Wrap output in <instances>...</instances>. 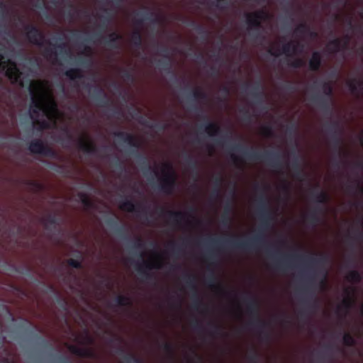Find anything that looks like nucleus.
Masks as SVG:
<instances>
[{"mask_svg":"<svg viewBox=\"0 0 363 363\" xmlns=\"http://www.w3.org/2000/svg\"><path fill=\"white\" fill-rule=\"evenodd\" d=\"M257 213L260 224L252 237L246 240L211 238L208 240V244L217 250L225 248L253 250L263 247L266 243L265 233L272 228L277 215L276 211L270 208L269 199L264 193L257 199Z\"/></svg>","mask_w":363,"mask_h":363,"instance_id":"1","label":"nucleus"},{"mask_svg":"<svg viewBox=\"0 0 363 363\" xmlns=\"http://www.w3.org/2000/svg\"><path fill=\"white\" fill-rule=\"evenodd\" d=\"M30 91L33 104L30 113L35 128H48L61 119L62 115L57 108L51 84L48 81H33Z\"/></svg>","mask_w":363,"mask_h":363,"instance_id":"2","label":"nucleus"},{"mask_svg":"<svg viewBox=\"0 0 363 363\" xmlns=\"http://www.w3.org/2000/svg\"><path fill=\"white\" fill-rule=\"evenodd\" d=\"M267 251L274 259L276 267L281 270L293 268V263L295 261L304 262L309 267H323L329 262V257L326 254H320L319 257H308L299 254L283 255L280 257H277L275 254L270 252L269 247L267 248Z\"/></svg>","mask_w":363,"mask_h":363,"instance_id":"3","label":"nucleus"},{"mask_svg":"<svg viewBox=\"0 0 363 363\" xmlns=\"http://www.w3.org/2000/svg\"><path fill=\"white\" fill-rule=\"evenodd\" d=\"M244 301L247 305V313L252 318L247 325L251 328L257 329L262 339L266 342H269L271 340V333L265 331L269 327V323L259 316L257 300L255 297L247 295L245 297Z\"/></svg>","mask_w":363,"mask_h":363,"instance_id":"4","label":"nucleus"},{"mask_svg":"<svg viewBox=\"0 0 363 363\" xmlns=\"http://www.w3.org/2000/svg\"><path fill=\"white\" fill-rule=\"evenodd\" d=\"M155 176L158 179L157 189L161 192L171 195L174 193L177 186V175L172 167H166L162 169V176L157 171H155Z\"/></svg>","mask_w":363,"mask_h":363,"instance_id":"5","label":"nucleus"},{"mask_svg":"<svg viewBox=\"0 0 363 363\" xmlns=\"http://www.w3.org/2000/svg\"><path fill=\"white\" fill-rule=\"evenodd\" d=\"M156 212L160 216H168L169 219L177 227H180L182 223L186 222L187 220V218L189 216L187 213L167 211L162 206H157L156 208Z\"/></svg>","mask_w":363,"mask_h":363,"instance_id":"6","label":"nucleus"},{"mask_svg":"<svg viewBox=\"0 0 363 363\" xmlns=\"http://www.w3.org/2000/svg\"><path fill=\"white\" fill-rule=\"evenodd\" d=\"M184 279L186 281V284L189 287V289L193 291V307L198 310L200 306H203L205 310H207L208 308L206 305H204L202 302V301L200 299L199 294H198V290L196 286V277L194 274H187L184 276Z\"/></svg>","mask_w":363,"mask_h":363,"instance_id":"7","label":"nucleus"},{"mask_svg":"<svg viewBox=\"0 0 363 363\" xmlns=\"http://www.w3.org/2000/svg\"><path fill=\"white\" fill-rule=\"evenodd\" d=\"M5 72L6 75L12 83L18 82L19 73L16 65L10 62V60H6L3 56H0V72Z\"/></svg>","mask_w":363,"mask_h":363,"instance_id":"8","label":"nucleus"},{"mask_svg":"<svg viewBox=\"0 0 363 363\" xmlns=\"http://www.w3.org/2000/svg\"><path fill=\"white\" fill-rule=\"evenodd\" d=\"M120 208L123 211L136 213L138 214L147 216L148 208L141 203H135L131 199L125 198L120 202Z\"/></svg>","mask_w":363,"mask_h":363,"instance_id":"9","label":"nucleus"},{"mask_svg":"<svg viewBox=\"0 0 363 363\" xmlns=\"http://www.w3.org/2000/svg\"><path fill=\"white\" fill-rule=\"evenodd\" d=\"M161 267V264H152L145 261H144L142 264L137 263L135 264L136 271L145 281L153 280L155 277L153 274L150 272V270L154 268L160 269Z\"/></svg>","mask_w":363,"mask_h":363,"instance_id":"10","label":"nucleus"},{"mask_svg":"<svg viewBox=\"0 0 363 363\" xmlns=\"http://www.w3.org/2000/svg\"><path fill=\"white\" fill-rule=\"evenodd\" d=\"M307 296L303 301V304L306 306L307 310L311 312L316 311L320 308L319 299L316 297L313 291H310L308 288L303 289Z\"/></svg>","mask_w":363,"mask_h":363,"instance_id":"11","label":"nucleus"},{"mask_svg":"<svg viewBox=\"0 0 363 363\" xmlns=\"http://www.w3.org/2000/svg\"><path fill=\"white\" fill-rule=\"evenodd\" d=\"M325 213V208L320 205L315 206L313 209L306 216L305 219L312 225L316 226L321 221V215Z\"/></svg>","mask_w":363,"mask_h":363,"instance_id":"12","label":"nucleus"},{"mask_svg":"<svg viewBox=\"0 0 363 363\" xmlns=\"http://www.w3.org/2000/svg\"><path fill=\"white\" fill-rule=\"evenodd\" d=\"M283 44V40H279L277 42L273 43L269 49V52L272 55L278 56L280 54L284 52L287 55H291L296 52L295 45L294 44H289L287 48H281V45Z\"/></svg>","mask_w":363,"mask_h":363,"instance_id":"13","label":"nucleus"},{"mask_svg":"<svg viewBox=\"0 0 363 363\" xmlns=\"http://www.w3.org/2000/svg\"><path fill=\"white\" fill-rule=\"evenodd\" d=\"M206 284L211 289L215 290L218 294L223 295H228L230 293L227 292L223 287L218 283V278L213 270L206 278Z\"/></svg>","mask_w":363,"mask_h":363,"instance_id":"14","label":"nucleus"},{"mask_svg":"<svg viewBox=\"0 0 363 363\" xmlns=\"http://www.w3.org/2000/svg\"><path fill=\"white\" fill-rule=\"evenodd\" d=\"M311 196L315 202L318 204H326L330 200L327 192L319 190V186L316 185L311 191Z\"/></svg>","mask_w":363,"mask_h":363,"instance_id":"15","label":"nucleus"},{"mask_svg":"<svg viewBox=\"0 0 363 363\" xmlns=\"http://www.w3.org/2000/svg\"><path fill=\"white\" fill-rule=\"evenodd\" d=\"M67 348L71 353L81 357L91 358L94 355L92 350L86 348H81L74 345H68Z\"/></svg>","mask_w":363,"mask_h":363,"instance_id":"16","label":"nucleus"},{"mask_svg":"<svg viewBox=\"0 0 363 363\" xmlns=\"http://www.w3.org/2000/svg\"><path fill=\"white\" fill-rule=\"evenodd\" d=\"M269 17V14L266 12L262 11L259 13H251L247 16L248 23L252 26H257L260 24L266 18Z\"/></svg>","mask_w":363,"mask_h":363,"instance_id":"17","label":"nucleus"},{"mask_svg":"<svg viewBox=\"0 0 363 363\" xmlns=\"http://www.w3.org/2000/svg\"><path fill=\"white\" fill-rule=\"evenodd\" d=\"M346 294V297L343 299L342 303L340 306L337 307V311H341L342 309H344L345 312H348L349 310L351 309L352 306L354 303V299L353 298V291H351L349 289H345V291Z\"/></svg>","mask_w":363,"mask_h":363,"instance_id":"18","label":"nucleus"},{"mask_svg":"<svg viewBox=\"0 0 363 363\" xmlns=\"http://www.w3.org/2000/svg\"><path fill=\"white\" fill-rule=\"evenodd\" d=\"M45 229H50V227L56 228L61 222V219L56 213H49L42 220Z\"/></svg>","mask_w":363,"mask_h":363,"instance_id":"19","label":"nucleus"},{"mask_svg":"<svg viewBox=\"0 0 363 363\" xmlns=\"http://www.w3.org/2000/svg\"><path fill=\"white\" fill-rule=\"evenodd\" d=\"M79 145L80 147L84 151H93L94 150V145L90 140L87 133H82L79 139Z\"/></svg>","mask_w":363,"mask_h":363,"instance_id":"20","label":"nucleus"},{"mask_svg":"<svg viewBox=\"0 0 363 363\" xmlns=\"http://www.w3.org/2000/svg\"><path fill=\"white\" fill-rule=\"evenodd\" d=\"M106 224L114 228L116 233L119 235H123L125 233L126 229L123 225H119L117 219L114 217H109L106 221Z\"/></svg>","mask_w":363,"mask_h":363,"instance_id":"21","label":"nucleus"},{"mask_svg":"<svg viewBox=\"0 0 363 363\" xmlns=\"http://www.w3.org/2000/svg\"><path fill=\"white\" fill-rule=\"evenodd\" d=\"M119 354H124L123 359L126 363H143L141 358L132 353H125L122 347L118 349Z\"/></svg>","mask_w":363,"mask_h":363,"instance_id":"22","label":"nucleus"},{"mask_svg":"<svg viewBox=\"0 0 363 363\" xmlns=\"http://www.w3.org/2000/svg\"><path fill=\"white\" fill-rule=\"evenodd\" d=\"M208 326L211 328V335H218L221 337L226 336V333L223 332V328L221 325L214 322L210 321L208 323Z\"/></svg>","mask_w":363,"mask_h":363,"instance_id":"23","label":"nucleus"},{"mask_svg":"<svg viewBox=\"0 0 363 363\" xmlns=\"http://www.w3.org/2000/svg\"><path fill=\"white\" fill-rule=\"evenodd\" d=\"M29 149L33 153H43L46 150V147L40 140H35L31 142Z\"/></svg>","mask_w":363,"mask_h":363,"instance_id":"24","label":"nucleus"},{"mask_svg":"<svg viewBox=\"0 0 363 363\" xmlns=\"http://www.w3.org/2000/svg\"><path fill=\"white\" fill-rule=\"evenodd\" d=\"M89 194L84 192H79L77 194V197L79 198L80 202L84 206L86 209H90L94 207V202L91 201V199L88 196Z\"/></svg>","mask_w":363,"mask_h":363,"instance_id":"25","label":"nucleus"},{"mask_svg":"<svg viewBox=\"0 0 363 363\" xmlns=\"http://www.w3.org/2000/svg\"><path fill=\"white\" fill-rule=\"evenodd\" d=\"M27 35L30 42L37 44L41 43L43 40L42 34L35 28H32L28 31Z\"/></svg>","mask_w":363,"mask_h":363,"instance_id":"26","label":"nucleus"},{"mask_svg":"<svg viewBox=\"0 0 363 363\" xmlns=\"http://www.w3.org/2000/svg\"><path fill=\"white\" fill-rule=\"evenodd\" d=\"M113 301L114 306H130L132 305L130 298L123 295L117 296Z\"/></svg>","mask_w":363,"mask_h":363,"instance_id":"27","label":"nucleus"},{"mask_svg":"<svg viewBox=\"0 0 363 363\" xmlns=\"http://www.w3.org/2000/svg\"><path fill=\"white\" fill-rule=\"evenodd\" d=\"M346 279L350 282L358 284L362 281V276L359 271L353 269L349 272Z\"/></svg>","mask_w":363,"mask_h":363,"instance_id":"28","label":"nucleus"},{"mask_svg":"<svg viewBox=\"0 0 363 363\" xmlns=\"http://www.w3.org/2000/svg\"><path fill=\"white\" fill-rule=\"evenodd\" d=\"M77 258L78 259H69L67 261V264L74 269H80L82 268V254L80 252H77Z\"/></svg>","mask_w":363,"mask_h":363,"instance_id":"29","label":"nucleus"},{"mask_svg":"<svg viewBox=\"0 0 363 363\" xmlns=\"http://www.w3.org/2000/svg\"><path fill=\"white\" fill-rule=\"evenodd\" d=\"M26 184L32 189L35 192H39L44 189V185L40 182L35 180H27Z\"/></svg>","mask_w":363,"mask_h":363,"instance_id":"30","label":"nucleus"},{"mask_svg":"<svg viewBox=\"0 0 363 363\" xmlns=\"http://www.w3.org/2000/svg\"><path fill=\"white\" fill-rule=\"evenodd\" d=\"M343 343L346 346H354L356 345V340L349 333H345L342 336Z\"/></svg>","mask_w":363,"mask_h":363,"instance_id":"31","label":"nucleus"},{"mask_svg":"<svg viewBox=\"0 0 363 363\" xmlns=\"http://www.w3.org/2000/svg\"><path fill=\"white\" fill-rule=\"evenodd\" d=\"M163 350L169 355L171 359H173L174 357V347L172 344L169 342H164L162 345Z\"/></svg>","mask_w":363,"mask_h":363,"instance_id":"32","label":"nucleus"},{"mask_svg":"<svg viewBox=\"0 0 363 363\" xmlns=\"http://www.w3.org/2000/svg\"><path fill=\"white\" fill-rule=\"evenodd\" d=\"M320 55L318 54H314L310 61L311 68L313 69H316L320 65Z\"/></svg>","mask_w":363,"mask_h":363,"instance_id":"33","label":"nucleus"},{"mask_svg":"<svg viewBox=\"0 0 363 363\" xmlns=\"http://www.w3.org/2000/svg\"><path fill=\"white\" fill-rule=\"evenodd\" d=\"M35 337L39 340V345L40 346H42L44 348H46V349H51V350L52 349V346L48 340H47L46 339H45L44 337H43L41 336H39L37 334H35Z\"/></svg>","mask_w":363,"mask_h":363,"instance_id":"34","label":"nucleus"},{"mask_svg":"<svg viewBox=\"0 0 363 363\" xmlns=\"http://www.w3.org/2000/svg\"><path fill=\"white\" fill-rule=\"evenodd\" d=\"M168 247L176 256H178L182 252L181 247L178 245L175 242H171L169 243Z\"/></svg>","mask_w":363,"mask_h":363,"instance_id":"35","label":"nucleus"},{"mask_svg":"<svg viewBox=\"0 0 363 363\" xmlns=\"http://www.w3.org/2000/svg\"><path fill=\"white\" fill-rule=\"evenodd\" d=\"M318 274L320 275L321 276V280H320V285L322 288L325 287V285H326V280H327V277H328V272L325 269H320L318 272Z\"/></svg>","mask_w":363,"mask_h":363,"instance_id":"36","label":"nucleus"},{"mask_svg":"<svg viewBox=\"0 0 363 363\" xmlns=\"http://www.w3.org/2000/svg\"><path fill=\"white\" fill-rule=\"evenodd\" d=\"M221 223L226 227H230L232 218L230 216L228 215V213H223L221 216Z\"/></svg>","mask_w":363,"mask_h":363,"instance_id":"37","label":"nucleus"},{"mask_svg":"<svg viewBox=\"0 0 363 363\" xmlns=\"http://www.w3.org/2000/svg\"><path fill=\"white\" fill-rule=\"evenodd\" d=\"M250 363H259V354L256 350H253L252 354L248 356Z\"/></svg>","mask_w":363,"mask_h":363,"instance_id":"38","label":"nucleus"},{"mask_svg":"<svg viewBox=\"0 0 363 363\" xmlns=\"http://www.w3.org/2000/svg\"><path fill=\"white\" fill-rule=\"evenodd\" d=\"M67 76L72 79H74L81 77V72L77 69H72L67 72Z\"/></svg>","mask_w":363,"mask_h":363,"instance_id":"39","label":"nucleus"},{"mask_svg":"<svg viewBox=\"0 0 363 363\" xmlns=\"http://www.w3.org/2000/svg\"><path fill=\"white\" fill-rule=\"evenodd\" d=\"M132 247L135 249L143 250L145 247V244L140 238H138L133 242Z\"/></svg>","mask_w":363,"mask_h":363,"instance_id":"40","label":"nucleus"},{"mask_svg":"<svg viewBox=\"0 0 363 363\" xmlns=\"http://www.w3.org/2000/svg\"><path fill=\"white\" fill-rule=\"evenodd\" d=\"M218 130V127L216 124L213 123L210 124L208 126L206 127V131L208 135H214Z\"/></svg>","mask_w":363,"mask_h":363,"instance_id":"41","label":"nucleus"},{"mask_svg":"<svg viewBox=\"0 0 363 363\" xmlns=\"http://www.w3.org/2000/svg\"><path fill=\"white\" fill-rule=\"evenodd\" d=\"M220 196H221L220 188L214 187L211 192V198L219 199Z\"/></svg>","mask_w":363,"mask_h":363,"instance_id":"42","label":"nucleus"},{"mask_svg":"<svg viewBox=\"0 0 363 363\" xmlns=\"http://www.w3.org/2000/svg\"><path fill=\"white\" fill-rule=\"evenodd\" d=\"M223 182V178L220 175L214 177V187L220 188Z\"/></svg>","mask_w":363,"mask_h":363,"instance_id":"43","label":"nucleus"},{"mask_svg":"<svg viewBox=\"0 0 363 363\" xmlns=\"http://www.w3.org/2000/svg\"><path fill=\"white\" fill-rule=\"evenodd\" d=\"M294 175H295V177L297 179H298L299 181H304L306 178V174L303 173V172L302 170H300V169H298L297 171H296Z\"/></svg>","mask_w":363,"mask_h":363,"instance_id":"44","label":"nucleus"},{"mask_svg":"<svg viewBox=\"0 0 363 363\" xmlns=\"http://www.w3.org/2000/svg\"><path fill=\"white\" fill-rule=\"evenodd\" d=\"M192 326L193 328L199 331V332H201L203 331V325H201V323L198 320H194L193 322H192Z\"/></svg>","mask_w":363,"mask_h":363,"instance_id":"45","label":"nucleus"},{"mask_svg":"<svg viewBox=\"0 0 363 363\" xmlns=\"http://www.w3.org/2000/svg\"><path fill=\"white\" fill-rule=\"evenodd\" d=\"M233 210L231 201L228 200L224 206L223 213H228V215H230V213Z\"/></svg>","mask_w":363,"mask_h":363,"instance_id":"46","label":"nucleus"},{"mask_svg":"<svg viewBox=\"0 0 363 363\" xmlns=\"http://www.w3.org/2000/svg\"><path fill=\"white\" fill-rule=\"evenodd\" d=\"M231 162H243L246 163L247 162H262L263 160H230ZM267 162H272V163H279V162H284V160H267Z\"/></svg>","mask_w":363,"mask_h":363,"instance_id":"47","label":"nucleus"},{"mask_svg":"<svg viewBox=\"0 0 363 363\" xmlns=\"http://www.w3.org/2000/svg\"><path fill=\"white\" fill-rule=\"evenodd\" d=\"M206 257L209 261L216 260V256L215 253L213 252V249H211L210 250L208 251V252L206 254Z\"/></svg>","mask_w":363,"mask_h":363,"instance_id":"48","label":"nucleus"},{"mask_svg":"<svg viewBox=\"0 0 363 363\" xmlns=\"http://www.w3.org/2000/svg\"><path fill=\"white\" fill-rule=\"evenodd\" d=\"M57 359L61 363H72L67 357L62 354L58 355Z\"/></svg>","mask_w":363,"mask_h":363,"instance_id":"49","label":"nucleus"},{"mask_svg":"<svg viewBox=\"0 0 363 363\" xmlns=\"http://www.w3.org/2000/svg\"><path fill=\"white\" fill-rule=\"evenodd\" d=\"M355 259L354 256H350L347 259V265L349 267H354Z\"/></svg>","mask_w":363,"mask_h":363,"instance_id":"50","label":"nucleus"},{"mask_svg":"<svg viewBox=\"0 0 363 363\" xmlns=\"http://www.w3.org/2000/svg\"><path fill=\"white\" fill-rule=\"evenodd\" d=\"M356 233H356V235L354 237L355 240H362V238H363V233L362 231L359 230H357Z\"/></svg>","mask_w":363,"mask_h":363,"instance_id":"51","label":"nucleus"},{"mask_svg":"<svg viewBox=\"0 0 363 363\" xmlns=\"http://www.w3.org/2000/svg\"><path fill=\"white\" fill-rule=\"evenodd\" d=\"M255 188L256 190H259V189H262V190L263 191H265L268 189L266 185L260 186L259 184H256L255 186Z\"/></svg>","mask_w":363,"mask_h":363,"instance_id":"52","label":"nucleus"},{"mask_svg":"<svg viewBox=\"0 0 363 363\" xmlns=\"http://www.w3.org/2000/svg\"><path fill=\"white\" fill-rule=\"evenodd\" d=\"M282 189L286 193V194L288 196L289 194V186L286 183L283 184Z\"/></svg>","mask_w":363,"mask_h":363,"instance_id":"53","label":"nucleus"},{"mask_svg":"<svg viewBox=\"0 0 363 363\" xmlns=\"http://www.w3.org/2000/svg\"><path fill=\"white\" fill-rule=\"evenodd\" d=\"M59 303H62V306L66 310L67 309V301L65 299H62V298H60L59 299Z\"/></svg>","mask_w":363,"mask_h":363,"instance_id":"54","label":"nucleus"},{"mask_svg":"<svg viewBox=\"0 0 363 363\" xmlns=\"http://www.w3.org/2000/svg\"><path fill=\"white\" fill-rule=\"evenodd\" d=\"M270 133V130L269 129H264L262 131V134L264 136H268Z\"/></svg>","mask_w":363,"mask_h":363,"instance_id":"55","label":"nucleus"},{"mask_svg":"<svg viewBox=\"0 0 363 363\" xmlns=\"http://www.w3.org/2000/svg\"><path fill=\"white\" fill-rule=\"evenodd\" d=\"M325 348H326V350H327L328 351L331 352V351L333 350V345H327V346L325 347Z\"/></svg>","mask_w":363,"mask_h":363,"instance_id":"56","label":"nucleus"},{"mask_svg":"<svg viewBox=\"0 0 363 363\" xmlns=\"http://www.w3.org/2000/svg\"><path fill=\"white\" fill-rule=\"evenodd\" d=\"M179 268H180V265H172L170 269L172 270H175V269H178Z\"/></svg>","mask_w":363,"mask_h":363,"instance_id":"57","label":"nucleus"},{"mask_svg":"<svg viewBox=\"0 0 363 363\" xmlns=\"http://www.w3.org/2000/svg\"><path fill=\"white\" fill-rule=\"evenodd\" d=\"M3 363H14L13 362L10 361L8 358H4L2 361Z\"/></svg>","mask_w":363,"mask_h":363,"instance_id":"58","label":"nucleus"},{"mask_svg":"<svg viewBox=\"0 0 363 363\" xmlns=\"http://www.w3.org/2000/svg\"><path fill=\"white\" fill-rule=\"evenodd\" d=\"M360 142H361L362 145L363 146V131L361 133V135H360Z\"/></svg>","mask_w":363,"mask_h":363,"instance_id":"59","label":"nucleus"},{"mask_svg":"<svg viewBox=\"0 0 363 363\" xmlns=\"http://www.w3.org/2000/svg\"><path fill=\"white\" fill-rule=\"evenodd\" d=\"M190 211H191V213L195 212V208H194V207H191V208H190Z\"/></svg>","mask_w":363,"mask_h":363,"instance_id":"60","label":"nucleus"},{"mask_svg":"<svg viewBox=\"0 0 363 363\" xmlns=\"http://www.w3.org/2000/svg\"><path fill=\"white\" fill-rule=\"evenodd\" d=\"M116 340L121 343L122 342L123 340L121 337H117Z\"/></svg>","mask_w":363,"mask_h":363,"instance_id":"61","label":"nucleus"},{"mask_svg":"<svg viewBox=\"0 0 363 363\" xmlns=\"http://www.w3.org/2000/svg\"><path fill=\"white\" fill-rule=\"evenodd\" d=\"M348 189H350V190H353V189H354V186H353L350 185V186H348Z\"/></svg>","mask_w":363,"mask_h":363,"instance_id":"62","label":"nucleus"},{"mask_svg":"<svg viewBox=\"0 0 363 363\" xmlns=\"http://www.w3.org/2000/svg\"><path fill=\"white\" fill-rule=\"evenodd\" d=\"M357 186L360 189L361 191H363L362 187H361L359 184H357Z\"/></svg>","mask_w":363,"mask_h":363,"instance_id":"63","label":"nucleus"},{"mask_svg":"<svg viewBox=\"0 0 363 363\" xmlns=\"http://www.w3.org/2000/svg\"><path fill=\"white\" fill-rule=\"evenodd\" d=\"M308 281H309V282H312V281H313V278L309 277V278H308Z\"/></svg>","mask_w":363,"mask_h":363,"instance_id":"64","label":"nucleus"}]
</instances>
